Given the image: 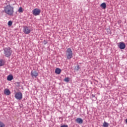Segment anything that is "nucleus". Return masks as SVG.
Returning a JSON list of instances; mask_svg holds the SVG:
<instances>
[{
  "label": "nucleus",
  "instance_id": "f03ea898",
  "mask_svg": "<svg viewBox=\"0 0 127 127\" xmlns=\"http://www.w3.org/2000/svg\"><path fill=\"white\" fill-rule=\"evenodd\" d=\"M3 53L5 57H10L11 54H12V50L10 47H7L3 49Z\"/></svg>",
  "mask_w": 127,
  "mask_h": 127
},
{
  "label": "nucleus",
  "instance_id": "423d86ee",
  "mask_svg": "<svg viewBox=\"0 0 127 127\" xmlns=\"http://www.w3.org/2000/svg\"><path fill=\"white\" fill-rule=\"evenodd\" d=\"M118 46L120 49L124 50L126 48V44L124 42H121L118 44Z\"/></svg>",
  "mask_w": 127,
  "mask_h": 127
},
{
  "label": "nucleus",
  "instance_id": "6e6552de",
  "mask_svg": "<svg viewBox=\"0 0 127 127\" xmlns=\"http://www.w3.org/2000/svg\"><path fill=\"white\" fill-rule=\"evenodd\" d=\"M31 75L33 78H36L38 76V72H36V70H32Z\"/></svg>",
  "mask_w": 127,
  "mask_h": 127
},
{
  "label": "nucleus",
  "instance_id": "2eb2a0df",
  "mask_svg": "<svg viewBox=\"0 0 127 127\" xmlns=\"http://www.w3.org/2000/svg\"><path fill=\"white\" fill-rule=\"evenodd\" d=\"M4 65V61L2 60H0V66H3Z\"/></svg>",
  "mask_w": 127,
  "mask_h": 127
},
{
  "label": "nucleus",
  "instance_id": "4468645a",
  "mask_svg": "<svg viewBox=\"0 0 127 127\" xmlns=\"http://www.w3.org/2000/svg\"><path fill=\"white\" fill-rule=\"evenodd\" d=\"M79 70H80V66H79V65H77L76 66H75L74 71L78 72V71H79Z\"/></svg>",
  "mask_w": 127,
  "mask_h": 127
},
{
  "label": "nucleus",
  "instance_id": "4be33fe9",
  "mask_svg": "<svg viewBox=\"0 0 127 127\" xmlns=\"http://www.w3.org/2000/svg\"><path fill=\"white\" fill-rule=\"evenodd\" d=\"M61 127H68L67 125H63Z\"/></svg>",
  "mask_w": 127,
  "mask_h": 127
},
{
  "label": "nucleus",
  "instance_id": "dca6fc26",
  "mask_svg": "<svg viewBox=\"0 0 127 127\" xmlns=\"http://www.w3.org/2000/svg\"><path fill=\"white\" fill-rule=\"evenodd\" d=\"M0 127H5V125L1 121H0Z\"/></svg>",
  "mask_w": 127,
  "mask_h": 127
},
{
  "label": "nucleus",
  "instance_id": "f3484780",
  "mask_svg": "<svg viewBox=\"0 0 127 127\" xmlns=\"http://www.w3.org/2000/svg\"><path fill=\"white\" fill-rule=\"evenodd\" d=\"M103 127H109V124H108V123L105 122L104 123H103Z\"/></svg>",
  "mask_w": 127,
  "mask_h": 127
},
{
  "label": "nucleus",
  "instance_id": "0eeeda50",
  "mask_svg": "<svg viewBox=\"0 0 127 127\" xmlns=\"http://www.w3.org/2000/svg\"><path fill=\"white\" fill-rule=\"evenodd\" d=\"M15 98L17 100H21L22 99V93L20 92H17L15 95Z\"/></svg>",
  "mask_w": 127,
  "mask_h": 127
},
{
  "label": "nucleus",
  "instance_id": "aec40b11",
  "mask_svg": "<svg viewBox=\"0 0 127 127\" xmlns=\"http://www.w3.org/2000/svg\"><path fill=\"white\" fill-rule=\"evenodd\" d=\"M8 25H9V26H11L12 25V21H9L8 22Z\"/></svg>",
  "mask_w": 127,
  "mask_h": 127
},
{
  "label": "nucleus",
  "instance_id": "a211bd4d",
  "mask_svg": "<svg viewBox=\"0 0 127 127\" xmlns=\"http://www.w3.org/2000/svg\"><path fill=\"white\" fill-rule=\"evenodd\" d=\"M18 12H23V10L22 9V7H20L18 10Z\"/></svg>",
  "mask_w": 127,
  "mask_h": 127
},
{
  "label": "nucleus",
  "instance_id": "412c9836",
  "mask_svg": "<svg viewBox=\"0 0 127 127\" xmlns=\"http://www.w3.org/2000/svg\"><path fill=\"white\" fill-rule=\"evenodd\" d=\"M47 43V41L46 40H44V45H46V44Z\"/></svg>",
  "mask_w": 127,
  "mask_h": 127
},
{
  "label": "nucleus",
  "instance_id": "f257e3e1",
  "mask_svg": "<svg viewBox=\"0 0 127 127\" xmlns=\"http://www.w3.org/2000/svg\"><path fill=\"white\" fill-rule=\"evenodd\" d=\"M4 12L10 16H12L14 12V8L10 4L7 5L4 7Z\"/></svg>",
  "mask_w": 127,
  "mask_h": 127
},
{
  "label": "nucleus",
  "instance_id": "ddd939ff",
  "mask_svg": "<svg viewBox=\"0 0 127 127\" xmlns=\"http://www.w3.org/2000/svg\"><path fill=\"white\" fill-rule=\"evenodd\" d=\"M100 6L103 7V9H106V8L107 7V4L105 2H103L101 4Z\"/></svg>",
  "mask_w": 127,
  "mask_h": 127
},
{
  "label": "nucleus",
  "instance_id": "9d476101",
  "mask_svg": "<svg viewBox=\"0 0 127 127\" xmlns=\"http://www.w3.org/2000/svg\"><path fill=\"white\" fill-rule=\"evenodd\" d=\"M7 81H11L12 80H13V76L12 75H9L7 77Z\"/></svg>",
  "mask_w": 127,
  "mask_h": 127
},
{
  "label": "nucleus",
  "instance_id": "5701e85b",
  "mask_svg": "<svg viewBox=\"0 0 127 127\" xmlns=\"http://www.w3.org/2000/svg\"><path fill=\"white\" fill-rule=\"evenodd\" d=\"M92 98H95V95L92 94Z\"/></svg>",
  "mask_w": 127,
  "mask_h": 127
},
{
  "label": "nucleus",
  "instance_id": "20e7f679",
  "mask_svg": "<svg viewBox=\"0 0 127 127\" xmlns=\"http://www.w3.org/2000/svg\"><path fill=\"white\" fill-rule=\"evenodd\" d=\"M41 12V10L40 9H38L37 8L34 9L32 10V13L33 15H35V16L37 15H39L40 14V13Z\"/></svg>",
  "mask_w": 127,
  "mask_h": 127
},
{
  "label": "nucleus",
  "instance_id": "39448f33",
  "mask_svg": "<svg viewBox=\"0 0 127 127\" xmlns=\"http://www.w3.org/2000/svg\"><path fill=\"white\" fill-rule=\"evenodd\" d=\"M23 31L25 34H29L31 32V29L27 26L23 27Z\"/></svg>",
  "mask_w": 127,
  "mask_h": 127
},
{
  "label": "nucleus",
  "instance_id": "9b49d317",
  "mask_svg": "<svg viewBox=\"0 0 127 127\" xmlns=\"http://www.w3.org/2000/svg\"><path fill=\"white\" fill-rule=\"evenodd\" d=\"M4 94L5 95H7V96H9V94H10V91L8 89H5L4 90Z\"/></svg>",
  "mask_w": 127,
  "mask_h": 127
},
{
  "label": "nucleus",
  "instance_id": "7ed1b4c3",
  "mask_svg": "<svg viewBox=\"0 0 127 127\" xmlns=\"http://www.w3.org/2000/svg\"><path fill=\"white\" fill-rule=\"evenodd\" d=\"M65 55L67 60H70V59L73 58V51H72L71 48H68L66 49V51H65Z\"/></svg>",
  "mask_w": 127,
  "mask_h": 127
},
{
  "label": "nucleus",
  "instance_id": "b1692460",
  "mask_svg": "<svg viewBox=\"0 0 127 127\" xmlns=\"http://www.w3.org/2000/svg\"><path fill=\"white\" fill-rule=\"evenodd\" d=\"M126 123L127 124V119L126 120Z\"/></svg>",
  "mask_w": 127,
  "mask_h": 127
},
{
  "label": "nucleus",
  "instance_id": "1a4fd4ad",
  "mask_svg": "<svg viewBox=\"0 0 127 127\" xmlns=\"http://www.w3.org/2000/svg\"><path fill=\"white\" fill-rule=\"evenodd\" d=\"M76 122L77 123V124H79V125H81V124H83V119L80 118H78L76 119Z\"/></svg>",
  "mask_w": 127,
  "mask_h": 127
},
{
  "label": "nucleus",
  "instance_id": "6ab92c4d",
  "mask_svg": "<svg viewBox=\"0 0 127 127\" xmlns=\"http://www.w3.org/2000/svg\"><path fill=\"white\" fill-rule=\"evenodd\" d=\"M64 81L65 82H70V78L69 77H66L64 78Z\"/></svg>",
  "mask_w": 127,
  "mask_h": 127
},
{
  "label": "nucleus",
  "instance_id": "f8f14e48",
  "mask_svg": "<svg viewBox=\"0 0 127 127\" xmlns=\"http://www.w3.org/2000/svg\"><path fill=\"white\" fill-rule=\"evenodd\" d=\"M55 73L56 74H57L58 75H59L61 73V69L59 68H57L55 70Z\"/></svg>",
  "mask_w": 127,
  "mask_h": 127
}]
</instances>
